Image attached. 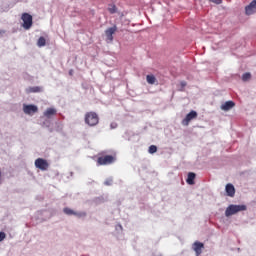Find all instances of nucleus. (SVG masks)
I'll return each mask as SVG.
<instances>
[{
    "label": "nucleus",
    "mask_w": 256,
    "mask_h": 256,
    "mask_svg": "<svg viewBox=\"0 0 256 256\" xmlns=\"http://www.w3.org/2000/svg\"><path fill=\"white\" fill-rule=\"evenodd\" d=\"M246 15H253L256 13V0H253L248 6L245 7Z\"/></svg>",
    "instance_id": "9b49d317"
},
{
    "label": "nucleus",
    "mask_w": 256,
    "mask_h": 256,
    "mask_svg": "<svg viewBox=\"0 0 256 256\" xmlns=\"http://www.w3.org/2000/svg\"><path fill=\"white\" fill-rule=\"evenodd\" d=\"M21 19L23 21L22 27H24L26 30L33 27V16H31V14L23 13Z\"/></svg>",
    "instance_id": "20e7f679"
},
{
    "label": "nucleus",
    "mask_w": 256,
    "mask_h": 256,
    "mask_svg": "<svg viewBox=\"0 0 256 256\" xmlns=\"http://www.w3.org/2000/svg\"><path fill=\"white\" fill-rule=\"evenodd\" d=\"M251 79V73L246 72L242 75V81H249Z\"/></svg>",
    "instance_id": "aec40b11"
},
{
    "label": "nucleus",
    "mask_w": 256,
    "mask_h": 256,
    "mask_svg": "<svg viewBox=\"0 0 256 256\" xmlns=\"http://www.w3.org/2000/svg\"><path fill=\"white\" fill-rule=\"evenodd\" d=\"M146 81L149 85H155V83H157V78L155 75L150 74L146 76Z\"/></svg>",
    "instance_id": "f3484780"
},
{
    "label": "nucleus",
    "mask_w": 256,
    "mask_h": 256,
    "mask_svg": "<svg viewBox=\"0 0 256 256\" xmlns=\"http://www.w3.org/2000/svg\"><path fill=\"white\" fill-rule=\"evenodd\" d=\"M41 92H43V87H40V86H32V87L26 88V93L28 95L31 93H41Z\"/></svg>",
    "instance_id": "f8f14e48"
},
{
    "label": "nucleus",
    "mask_w": 256,
    "mask_h": 256,
    "mask_svg": "<svg viewBox=\"0 0 256 256\" xmlns=\"http://www.w3.org/2000/svg\"><path fill=\"white\" fill-rule=\"evenodd\" d=\"M85 123L89 125V127H95V125H99V115L95 112H87L85 114Z\"/></svg>",
    "instance_id": "f257e3e1"
},
{
    "label": "nucleus",
    "mask_w": 256,
    "mask_h": 256,
    "mask_svg": "<svg viewBox=\"0 0 256 256\" xmlns=\"http://www.w3.org/2000/svg\"><path fill=\"white\" fill-rule=\"evenodd\" d=\"M0 184H1V171H0Z\"/></svg>",
    "instance_id": "a878e982"
},
{
    "label": "nucleus",
    "mask_w": 256,
    "mask_h": 256,
    "mask_svg": "<svg viewBox=\"0 0 256 256\" xmlns=\"http://www.w3.org/2000/svg\"><path fill=\"white\" fill-rule=\"evenodd\" d=\"M36 169H40V171H47L49 169V162L43 158H37L35 160Z\"/></svg>",
    "instance_id": "39448f33"
},
{
    "label": "nucleus",
    "mask_w": 256,
    "mask_h": 256,
    "mask_svg": "<svg viewBox=\"0 0 256 256\" xmlns=\"http://www.w3.org/2000/svg\"><path fill=\"white\" fill-rule=\"evenodd\" d=\"M53 115H57V110L55 108H47L44 112V117H47V119H51Z\"/></svg>",
    "instance_id": "4468645a"
},
{
    "label": "nucleus",
    "mask_w": 256,
    "mask_h": 256,
    "mask_svg": "<svg viewBox=\"0 0 256 256\" xmlns=\"http://www.w3.org/2000/svg\"><path fill=\"white\" fill-rule=\"evenodd\" d=\"M5 237H7V235L5 234V232H0V242L4 241Z\"/></svg>",
    "instance_id": "4be33fe9"
},
{
    "label": "nucleus",
    "mask_w": 256,
    "mask_h": 256,
    "mask_svg": "<svg viewBox=\"0 0 256 256\" xmlns=\"http://www.w3.org/2000/svg\"><path fill=\"white\" fill-rule=\"evenodd\" d=\"M108 11L109 13H111V15L117 13V6H115V4H110L108 7Z\"/></svg>",
    "instance_id": "6ab92c4d"
},
{
    "label": "nucleus",
    "mask_w": 256,
    "mask_h": 256,
    "mask_svg": "<svg viewBox=\"0 0 256 256\" xmlns=\"http://www.w3.org/2000/svg\"><path fill=\"white\" fill-rule=\"evenodd\" d=\"M240 211H247V206L245 205H229L226 208L225 215L227 217H231V215H235L237 213H240Z\"/></svg>",
    "instance_id": "f03ea898"
},
{
    "label": "nucleus",
    "mask_w": 256,
    "mask_h": 256,
    "mask_svg": "<svg viewBox=\"0 0 256 256\" xmlns=\"http://www.w3.org/2000/svg\"><path fill=\"white\" fill-rule=\"evenodd\" d=\"M233 107H235V102L233 101H226L221 105L222 111H230V109H233Z\"/></svg>",
    "instance_id": "ddd939ff"
},
{
    "label": "nucleus",
    "mask_w": 256,
    "mask_h": 256,
    "mask_svg": "<svg viewBox=\"0 0 256 256\" xmlns=\"http://www.w3.org/2000/svg\"><path fill=\"white\" fill-rule=\"evenodd\" d=\"M226 193L228 197H235V186H233V184H227Z\"/></svg>",
    "instance_id": "2eb2a0df"
},
{
    "label": "nucleus",
    "mask_w": 256,
    "mask_h": 256,
    "mask_svg": "<svg viewBox=\"0 0 256 256\" xmlns=\"http://www.w3.org/2000/svg\"><path fill=\"white\" fill-rule=\"evenodd\" d=\"M39 111V108L33 104H24L23 105V112L26 115H33L34 113H37Z\"/></svg>",
    "instance_id": "0eeeda50"
},
{
    "label": "nucleus",
    "mask_w": 256,
    "mask_h": 256,
    "mask_svg": "<svg viewBox=\"0 0 256 256\" xmlns=\"http://www.w3.org/2000/svg\"><path fill=\"white\" fill-rule=\"evenodd\" d=\"M46 44H47V40H45V37H40L38 39V42H37L38 47H45Z\"/></svg>",
    "instance_id": "a211bd4d"
},
{
    "label": "nucleus",
    "mask_w": 256,
    "mask_h": 256,
    "mask_svg": "<svg viewBox=\"0 0 256 256\" xmlns=\"http://www.w3.org/2000/svg\"><path fill=\"white\" fill-rule=\"evenodd\" d=\"M63 213H65V215H74L75 217H87L86 212H75L73 209L69 207L64 208Z\"/></svg>",
    "instance_id": "6e6552de"
},
{
    "label": "nucleus",
    "mask_w": 256,
    "mask_h": 256,
    "mask_svg": "<svg viewBox=\"0 0 256 256\" xmlns=\"http://www.w3.org/2000/svg\"><path fill=\"white\" fill-rule=\"evenodd\" d=\"M180 85H181L182 88L183 87H187V82L186 81H182V82H180Z\"/></svg>",
    "instance_id": "b1692460"
},
{
    "label": "nucleus",
    "mask_w": 256,
    "mask_h": 256,
    "mask_svg": "<svg viewBox=\"0 0 256 256\" xmlns=\"http://www.w3.org/2000/svg\"><path fill=\"white\" fill-rule=\"evenodd\" d=\"M115 33H117V27L113 26L110 27L108 29L105 30V35L107 38V41H109L110 43L113 41V35H115Z\"/></svg>",
    "instance_id": "1a4fd4ad"
},
{
    "label": "nucleus",
    "mask_w": 256,
    "mask_h": 256,
    "mask_svg": "<svg viewBox=\"0 0 256 256\" xmlns=\"http://www.w3.org/2000/svg\"><path fill=\"white\" fill-rule=\"evenodd\" d=\"M104 185H113V180L112 179H108L104 182Z\"/></svg>",
    "instance_id": "5701e85b"
},
{
    "label": "nucleus",
    "mask_w": 256,
    "mask_h": 256,
    "mask_svg": "<svg viewBox=\"0 0 256 256\" xmlns=\"http://www.w3.org/2000/svg\"><path fill=\"white\" fill-rule=\"evenodd\" d=\"M116 159L113 155L99 156L97 158V165H111L115 163Z\"/></svg>",
    "instance_id": "7ed1b4c3"
},
{
    "label": "nucleus",
    "mask_w": 256,
    "mask_h": 256,
    "mask_svg": "<svg viewBox=\"0 0 256 256\" xmlns=\"http://www.w3.org/2000/svg\"><path fill=\"white\" fill-rule=\"evenodd\" d=\"M116 127H117V123H112L111 124V129H116Z\"/></svg>",
    "instance_id": "393cba45"
},
{
    "label": "nucleus",
    "mask_w": 256,
    "mask_h": 256,
    "mask_svg": "<svg viewBox=\"0 0 256 256\" xmlns=\"http://www.w3.org/2000/svg\"><path fill=\"white\" fill-rule=\"evenodd\" d=\"M193 119H197V112L195 110L190 111L186 117L182 120V125L187 127Z\"/></svg>",
    "instance_id": "423d86ee"
},
{
    "label": "nucleus",
    "mask_w": 256,
    "mask_h": 256,
    "mask_svg": "<svg viewBox=\"0 0 256 256\" xmlns=\"http://www.w3.org/2000/svg\"><path fill=\"white\" fill-rule=\"evenodd\" d=\"M195 173L190 172L188 173V178L186 179V182L188 183V185H195Z\"/></svg>",
    "instance_id": "dca6fc26"
},
{
    "label": "nucleus",
    "mask_w": 256,
    "mask_h": 256,
    "mask_svg": "<svg viewBox=\"0 0 256 256\" xmlns=\"http://www.w3.org/2000/svg\"><path fill=\"white\" fill-rule=\"evenodd\" d=\"M148 151L151 155H153V153H157V146L151 145Z\"/></svg>",
    "instance_id": "412c9836"
},
{
    "label": "nucleus",
    "mask_w": 256,
    "mask_h": 256,
    "mask_svg": "<svg viewBox=\"0 0 256 256\" xmlns=\"http://www.w3.org/2000/svg\"><path fill=\"white\" fill-rule=\"evenodd\" d=\"M203 249H205V245L199 241L194 242L193 244V250L196 253V256L201 255L203 253Z\"/></svg>",
    "instance_id": "9d476101"
}]
</instances>
